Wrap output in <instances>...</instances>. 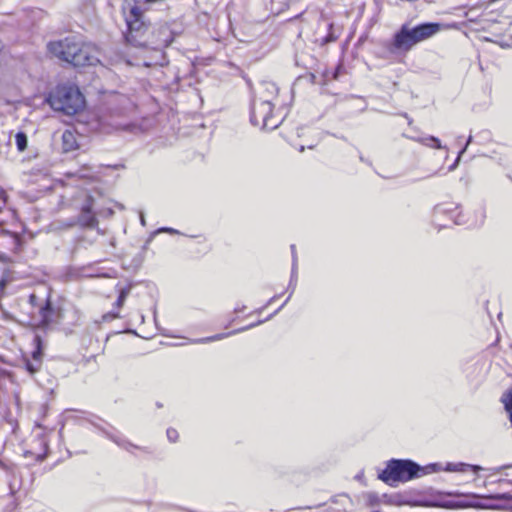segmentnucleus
I'll return each instance as SVG.
<instances>
[{"label": "nucleus", "instance_id": "obj_1", "mask_svg": "<svg viewBox=\"0 0 512 512\" xmlns=\"http://www.w3.org/2000/svg\"><path fill=\"white\" fill-rule=\"evenodd\" d=\"M486 470L479 465L464 462H435L421 466L410 459H390L386 467L379 473L378 478L384 483L396 487L398 483H405L413 479L421 478L428 474L439 472L478 473Z\"/></svg>", "mask_w": 512, "mask_h": 512}, {"label": "nucleus", "instance_id": "obj_2", "mask_svg": "<svg viewBox=\"0 0 512 512\" xmlns=\"http://www.w3.org/2000/svg\"><path fill=\"white\" fill-rule=\"evenodd\" d=\"M440 31L438 23H422L411 27L405 23L401 26L386 47L391 54H406L416 44L425 41Z\"/></svg>", "mask_w": 512, "mask_h": 512}, {"label": "nucleus", "instance_id": "obj_3", "mask_svg": "<svg viewBox=\"0 0 512 512\" xmlns=\"http://www.w3.org/2000/svg\"><path fill=\"white\" fill-rule=\"evenodd\" d=\"M48 50L55 57L70 63L74 67L93 65L97 59L91 54L89 47L77 41L74 37L50 42Z\"/></svg>", "mask_w": 512, "mask_h": 512}, {"label": "nucleus", "instance_id": "obj_4", "mask_svg": "<svg viewBox=\"0 0 512 512\" xmlns=\"http://www.w3.org/2000/svg\"><path fill=\"white\" fill-rule=\"evenodd\" d=\"M50 106L67 115H74L80 111L85 104L84 97L76 86L60 85L51 92L47 98Z\"/></svg>", "mask_w": 512, "mask_h": 512}, {"label": "nucleus", "instance_id": "obj_5", "mask_svg": "<svg viewBox=\"0 0 512 512\" xmlns=\"http://www.w3.org/2000/svg\"><path fill=\"white\" fill-rule=\"evenodd\" d=\"M127 33L125 39L128 43L142 47L148 24L144 20V12L138 5H129L124 8Z\"/></svg>", "mask_w": 512, "mask_h": 512}, {"label": "nucleus", "instance_id": "obj_6", "mask_svg": "<svg viewBox=\"0 0 512 512\" xmlns=\"http://www.w3.org/2000/svg\"><path fill=\"white\" fill-rule=\"evenodd\" d=\"M250 122L261 130H274L282 122V117L275 113L274 105H268L264 100L252 99Z\"/></svg>", "mask_w": 512, "mask_h": 512}, {"label": "nucleus", "instance_id": "obj_7", "mask_svg": "<svg viewBox=\"0 0 512 512\" xmlns=\"http://www.w3.org/2000/svg\"><path fill=\"white\" fill-rule=\"evenodd\" d=\"M175 32L168 24H159L155 26L147 37H145L142 47L153 50H162L168 47L175 38Z\"/></svg>", "mask_w": 512, "mask_h": 512}, {"label": "nucleus", "instance_id": "obj_8", "mask_svg": "<svg viewBox=\"0 0 512 512\" xmlns=\"http://www.w3.org/2000/svg\"><path fill=\"white\" fill-rule=\"evenodd\" d=\"M451 203L447 204H439L435 206L432 215V223L439 228L447 227L446 223H441V217L447 216L449 220H451L456 225H461L464 223L462 220L461 212L458 211L459 207L455 206Z\"/></svg>", "mask_w": 512, "mask_h": 512}, {"label": "nucleus", "instance_id": "obj_9", "mask_svg": "<svg viewBox=\"0 0 512 512\" xmlns=\"http://www.w3.org/2000/svg\"><path fill=\"white\" fill-rule=\"evenodd\" d=\"M278 96V87L273 82H261L255 90L253 99L264 100L268 105H274Z\"/></svg>", "mask_w": 512, "mask_h": 512}, {"label": "nucleus", "instance_id": "obj_10", "mask_svg": "<svg viewBox=\"0 0 512 512\" xmlns=\"http://www.w3.org/2000/svg\"><path fill=\"white\" fill-rule=\"evenodd\" d=\"M39 320L37 325L41 327H48L51 324L57 323L59 320V311L55 309L50 300L47 299L45 304L39 307Z\"/></svg>", "mask_w": 512, "mask_h": 512}, {"label": "nucleus", "instance_id": "obj_11", "mask_svg": "<svg viewBox=\"0 0 512 512\" xmlns=\"http://www.w3.org/2000/svg\"><path fill=\"white\" fill-rule=\"evenodd\" d=\"M93 199L88 196L85 203L81 208V212L78 216V223L84 227H94L97 225V220L94 213L92 212Z\"/></svg>", "mask_w": 512, "mask_h": 512}, {"label": "nucleus", "instance_id": "obj_12", "mask_svg": "<svg viewBox=\"0 0 512 512\" xmlns=\"http://www.w3.org/2000/svg\"><path fill=\"white\" fill-rule=\"evenodd\" d=\"M34 350L32 352L33 361L26 362V368L30 373H35L39 370L42 357V340L40 336L35 335L33 338Z\"/></svg>", "mask_w": 512, "mask_h": 512}, {"label": "nucleus", "instance_id": "obj_13", "mask_svg": "<svg viewBox=\"0 0 512 512\" xmlns=\"http://www.w3.org/2000/svg\"><path fill=\"white\" fill-rule=\"evenodd\" d=\"M262 321H259L257 323H253V324H250L246 327H242V328H239L237 330H234V331H231V332H228V333H219V334H215L213 336H209V337H204V338H198V339H193L191 342L194 343V344H205V343H209V342H214V341H218V340H222L224 338H227L229 337L230 335H233V334H236V333H240V332H243V331H246L248 329H251L259 324H261Z\"/></svg>", "mask_w": 512, "mask_h": 512}, {"label": "nucleus", "instance_id": "obj_14", "mask_svg": "<svg viewBox=\"0 0 512 512\" xmlns=\"http://www.w3.org/2000/svg\"><path fill=\"white\" fill-rule=\"evenodd\" d=\"M62 147L64 151H72L77 148V142L75 139V136L73 132L71 131H64L62 134Z\"/></svg>", "mask_w": 512, "mask_h": 512}, {"label": "nucleus", "instance_id": "obj_15", "mask_svg": "<svg viewBox=\"0 0 512 512\" xmlns=\"http://www.w3.org/2000/svg\"><path fill=\"white\" fill-rule=\"evenodd\" d=\"M384 502L392 505H406L410 504V502L407 500L406 496L404 494L395 493L391 495L383 494Z\"/></svg>", "mask_w": 512, "mask_h": 512}, {"label": "nucleus", "instance_id": "obj_16", "mask_svg": "<svg viewBox=\"0 0 512 512\" xmlns=\"http://www.w3.org/2000/svg\"><path fill=\"white\" fill-rule=\"evenodd\" d=\"M48 451L49 450H44L42 453L35 454L32 450H23L22 457L28 460L26 465H31L30 459L34 462H42L48 456Z\"/></svg>", "mask_w": 512, "mask_h": 512}, {"label": "nucleus", "instance_id": "obj_17", "mask_svg": "<svg viewBox=\"0 0 512 512\" xmlns=\"http://www.w3.org/2000/svg\"><path fill=\"white\" fill-rule=\"evenodd\" d=\"M131 289H132V285L129 284L123 288L120 289L119 291V296L115 302V307L117 309H121L122 306L124 305L125 301H126V298L128 297V295L130 294L131 292Z\"/></svg>", "mask_w": 512, "mask_h": 512}, {"label": "nucleus", "instance_id": "obj_18", "mask_svg": "<svg viewBox=\"0 0 512 512\" xmlns=\"http://www.w3.org/2000/svg\"><path fill=\"white\" fill-rule=\"evenodd\" d=\"M131 289H132V285L129 284L123 288L120 289L119 291V296L115 302V307L117 309H121L122 306L124 305L125 301H126V298L128 297V295L130 294L131 292Z\"/></svg>", "mask_w": 512, "mask_h": 512}, {"label": "nucleus", "instance_id": "obj_19", "mask_svg": "<svg viewBox=\"0 0 512 512\" xmlns=\"http://www.w3.org/2000/svg\"><path fill=\"white\" fill-rule=\"evenodd\" d=\"M419 142L428 147H432V148H436V149L443 148L440 140L434 136L422 137L419 139Z\"/></svg>", "mask_w": 512, "mask_h": 512}, {"label": "nucleus", "instance_id": "obj_20", "mask_svg": "<svg viewBox=\"0 0 512 512\" xmlns=\"http://www.w3.org/2000/svg\"><path fill=\"white\" fill-rule=\"evenodd\" d=\"M17 149L22 152L27 148V136L24 132H18L15 135Z\"/></svg>", "mask_w": 512, "mask_h": 512}, {"label": "nucleus", "instance_id": "obj_21", "mask_svg": "<svg viewBox=\"0 0 512 512\" xmlns=\"http://www.w3.org/2000/svg\"><path fill=\"white\" fill-rule=\"evenodd\" d=\"M458 507H473V508H480V509H488V508H494L493 505L484 503V502H462L458 505Z\"/></svg>", "mask_w": 512, "mask_h": 512}, {"label": "nucleus", "instance_id": "obj_22", "mask_svg": "<svg viewBox=\"0 0 512 512\" xmlns=\"http://www.w3.org/2000/svg\"><path fill=\"white\" fill-rule=\"evenodd\" d=\"M365 497L369 506L377 505L380 502V498L376 493L368 492Z\"/></svg>", "mask_w": 512, "mask_h": 512}, {"label": "nucleus", "instance_id": "obj_23", "mask_svg": "<svg viewBox=\"0 0 512 512\" xmlns=\"http://www.w3.org/2000/svg\"><path fill=\"white\" fill-rule=\"evenodd\" d=\"M291 252H292L293 275H296L297 269H298V258H297V253H296V247L294 244L291 245Z\"/></svg>", "mask_w": 512, "mask_h": 512}, {"label": "nucleus", "instance_id": "obj_24", "mask_svg": "<svg viewBox=\"0 0 512 512\" xmlns=\"http://www.w3.org/2000/svg\"><path fill=\"white\" fill-rule=\"evenodd\" d=\"M296 274H298V272ZM296 285H297V275H293V268H292L291 269V278H290V282L288 285V289H290V295H289L288 299H290L291 295L294 293V291L296 289Z\"/></svg>", "mask_w": 512, "mask_h": 512}, {"label": "nucleus", "instance_id": "obj_25", "mask_svg": "<svg viewBox=\"0 0 512 512\" xmlns=\"http://www.w3.org/2000/svg\"><path fill=\"white\" fill-rule=\"evenodd\" d=\"M487 499H497V500H512V494L510 493H499L495 495H490L486 497Z\"/></svg>", "mask_w": 512, "mask_h": 512}, {"label": "nucleus", "instance_id": "obj_26", "mask_svg": "<svg viewBox=\"0 0 512 512\" xmlns=\"http://www.w3.org/2000/svg\"><path fill=\"white\" fill-rule=\"evenodd\" d=\"M166 434H167V438L170 440L171 443H175L179 437L177 430H175L173 428L167 429Z\"/></svg>", "mask_w": 512, "mask_h": 512}, {"label": "nucleus", "instance_id": "obj_27", "mask_svg": "<svg viewBox=\"0 0 512 512\" xmlns=\"http://www.w3.org/2000/svg\"><path fill=\"white\" fill-rule=\"evenodd\" d=\"M466 151V147H463L462 150L459 152L456 160L454 161V163H452V165L449 166L448 170L449 171H453L456 169V167L458 166L459 162H460V158L462 156V154Z\"/></svg>", "mask_w": 512, "mask_h": 512}, {"label": "nucleus", "instance_id": "obj_28", "mask_svg": "<svg viewBox=\"0 0 512 512\" xmlns=\"http://www.w3.org/2000/svg\"><path fill=\"white\" fill-rule=\"evenodd\" d=\"M6 201H7L6 192L0 188V210H2L3 207H5Z\"/></svg>", "mask_w": 512, "mask_h": 512}, {"label": "nucleus", "instance_id": "obj_29", "mask_svg": "<svg viewBox=\"0 0 512 512\" xmlns=\"http://www.w3.org/2000/svg\"><path fill=\"white\" fill-rule=\"evenodd\" d=\"M115 318H119V313L118 312L111 311V312H108L107 314H105L103 316V320L104 321H110V320L115 319Z\"/></svg>", "mask_w": 512, "mask_h": 512}, {"label": "nucleus", "instance_id": "obj_30", "mask_svg": "<svg viewBox=\"0 0 512 512\" xmlns=\"http://www.w3.org/2000/svg\"><path fill=\"white\" fill-rule=\"evenodd\" d=\"M29 303L33 306V307H36V306H41L39 304V298L35 295V294H31L29 296Z\"/></svg>", "mask_w": 512, "mask_h": 512}, {"label": "nucleus", "instance_id": "obj_31", "mask_svg": "<svg viewBox=\"0 0 512 512\" xmlns=\"http://www.w3.org/2000/svg\"><path fill=\"white\" fill-rule=\"evenodd\" d=\"M157 232H167V233H170V234H178L179 232L173 228H168V227H164V228H160Z\"/></svg>", "mask_w": 512, "mask_h": 512}, {"label": "nucleus", "instance_id": "obj_32", "mask_svg": "<svg viewBox=\"0 0 512 512\" xmlns=\"http://www.w3.org/2000/svg\"><path fill=\"white\" fill-rule=\"evenodd\" d=\"M115 444L118 446H126L128 443L124 438L118 437L117 439H115Z\"/></svg>", "mask_w": 512, "mask_h": 512}, {"label": "nucleus", "instance_id": "obj_33", "mask_svg": "<svg viewBox=\"0 0 512 512\" xmlns=\"http://www.w3.org/2000/svg\"><path fill=\"white\" fill-rule=\"evenodd\" d=\"M11 240L15 248H17L20 245V239L16 235H11Z\"/></svg>", "mask_w": 512, "mask_h": 512}, {"label": "nucleus", "instance_id": "obj_34", "mask_svg": "<svg viewBox=\"0 0 512 512\" xmlns=\"http://www.w3.org/2000/svg\"><path fill=\"white\" fill-rule=\"evenodd\" d=\"M6 284H7V281H6V279H5V278L0 279V293H2V292H3V290H4V289H5V287H6Z\"/></svg>", "mask_w": 512, "mask_h": 512}, {"label": "nucleus", "instance_id": "obj_35", "mask_svg": "<svg viewBox=\"0 0 512 512\" xmlns=\"http://www.w3.org/2000/svg\"><path fill=\"white\" fill-rule=\"evenodd\" d=\"M499 484H500L501 486H505V485H507V484H511V485H512V479H500V480H499Z\"/></svg>", "mask_w": 512, "mask_h": 512}, {"label": "nucleus", "instance_id": "obj_36", "mask_svg": "<svg viewBox=\"0 0 512 512\" xmlns=\"http://www.w3.org/2000/svg\"><path fill=\"white\" fill-rule=\"evenodd\" d=\"M9 490H10V495H14L17 488L14 486V484L12 482H9Z\"/></svg>", "mask_w": 512, "mask_h": 512}, {"label": "nucleus", "instance_id": "obj_37", "mask_svg": "<svg viewBox=\"0 0 512 512\" xmlns=\"http://www.w3.org/2000/svg\"><path fill=\"white\" fill-rule=\"evenodd\" d=\"M0 468L7 469V465L0 459Z\"/></svg>", "mask_w": 512, "mask_h": 512}, {"label": "nucleus", "instance_id": "obj_38", "mask_svg": "<svg viewBox=\"0 0 512 512\" xmlns=\"http://www.w3.org/2000/svg\"><path fill=\"white\" fill-rule=\"evenodd\" d=\"M471 142H472V136L470 135V136L468 137V140H467L466 145H465L464 147H466V148H467V147H468V145H469Z\"/></svg>", "mask_w": 512, "mask_h": 512}, {"label": "nucleus", "instance_id": "obj_39", "mask_svg": "<svg viewBox=\"0 0 512 512\" xmlns=\"http://www.w3.org/2000/svg\"><path fill=\"white\" fill-rule=\"evenodd\" d=\"M140 221L142 225H145V218L143 215L140 216Z\"/></svg>", "mask_w": 512, "mask_h": 512}, {"label": "nucleus", "instance_id": "obj_40", "mask_svg": "<svg viewBox=\"0 0 512 512\" xmlns=\"http://www.w3.org/2000/svg\"><path fill=\"white\" fill-rule=\"evenodd\" d=\"M0 260L1 261H4L5 260V256L3 254L0 253Z\"/></svg>", "mask_w": 512, "mask_h": 512}, {"label": "nucleus", "instance_id": "obj_41", "mask_svg": "<svg viewBox=\"0 0 512 512\" xmlns=\"http://www.w3.org/2000/svg\"><path fill=\"white\" fill-rule=\"evenodd\" d=\"M275 298H276V296L272 297V298L269 300L268 304H270L271 302H273V301L275 300Z\"/></svg>", "mask_w": 512, "mask_h": 512}, {"label": "nucleus", "instance_id": "obj_42", "mask_svg": "<svg viewBox=\"0 0 512 512\" xmlns=\"http://www.w3.org/2000/svg\"><path fill=\"white\" fill-rule=\"evenodd\" d=\"M67 457L71 456V452L69 450H66Z\"/></svg>", "mask_w": 512, "mask_h": 512}, {"label": "nucleus", "instance_id": "obj_43", "mask_svg": "<svg viewBox=\"0 0 512 512\" xmlns=\"http://www.w3.org/2000/svg\"><path fill=\"white\" fill-rule=\"evenodd\" d=\"M107 213H108V215H112L113 211L111 209H109Z\"/></svg>", "mask_w": 512, "mask_h": 512}, {"label": "nucleus", "instance_id": "obj_44", "mask_svg": "<svg viewBox=\"0 0 512 512\" xmlns=\"http://www.w3.org/2000/svg\"><path fill=\"white\" fill-rule=\"evenodd\" d=\"M300 152H303L304 151V146H301L300 149H299Z\"/></svg>", "mask_w": 512, "mask_h": 512}, {"label": "nucleus", "instance_id": "obj_45", "mask_svg": "<svg viewBox=\"0 0 512 512\" xmlns=\"http://www.w3.org/2000/svg\"><path fill=\"white\" fill-rule=\"evenodd\" d=\"M235 312H236V313H239V312H241V310H239V308H236V309H235Z\"/></svg>", "mask_w": 512, "mask_h": 512}, {"label": "nucleus", "instance_id": "obj_46", "mask_svg": "<svg viewBox=\"0 0 512 512\" xmlns=\"http://www.w3.org/2000/svg\"><path fill=\"white\" fill-rule=\"evenodd\" d=\"M508 466H502L501 469H505L507 468ZM497 470H500V468H498Z\"/></svg>", "mask_w": 512, "mask_h": 512}, {"label": "nucleus", "instance_id": "obj_47", "mask_svg": "<svg viewBox=\"0 0 512 512\" xmlns=\"http://www.w3.org/2000/svg\"><path fill=\"white\" fill-rule=\"evenodd\" d=\"M472 496H473L474 498H479V496H478V495H476V494H473Z\"/></svg>", "mask_w": 512, "mask_h": 512}]
</instances>
